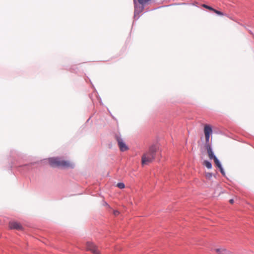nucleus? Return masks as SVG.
<instances>
[{
  "label": "nucleus",
  "mask_w": 254,
  "mask_h": 254,
  "mask_svg": "<svg viewBox=\"0 0 254 254\" xmlns=\"http://www.w3.org/2000/svg\"><path fill=\"white\" fill-rule=\"evenodd\" d=\"M158 147L154 145H151L148 150L144 153L141 158L142 165H147L151 163L155 159Z\"/></svg>",
  "instance_id": "f257e3e1"
},
{
  "label": "nucleus",
  "mask_w": 254,
  "mask_h": 254,
  "mask_svg": "<svg viewBox=\"0 0 254 254\" xmlns=\"http://www.w3.org/2000/svg\"><path fill=\"white\" fill-rule=\"evenodd\" d=\"M50 165L54 167H61L64 168H72L73 165L69 161L61 159L59 158H52L49 159Z\"/></svg>",
  "instance_id": "f03ea898"
},
{
  "label": "nucleus",
  "mask_w": 254,
  "mask_h": 254,
  "mask_svg": "<svg viewBox=\"0 0 254 254\" xmlns=\"http://www.w3.org/2000/svg\"><path fill=\"white\" fill-rule=\"evenodd\" d=\"M115 139L118 142V146L121 151H125L128 150V146L125 143L123 139L119 135H116Z\"/></svg>",
  "instance_id": "7ed1b4c3"
},
{
  "label": "nucleus",
  "mask_w": 254,
  "mask_h": 254,
  "mask_svg": "<svg viewBox=\"0 0 254 254\" xmlns=\"http://www.w3.org/2000/svg\"><path fill=\"white\" fill-rule=\"evenodd\" d=\"M204 133L206 143H209L210 136L212 133V129L210 125H206L204 127Z\"/></svg>",
  "instance_id": "20e7f679"
},
{
  "label": "nucleus",
  "mask_w": 254,
  "mask_h": 254,
  "mask_svg": "<svg viewBox=\"0 0 254 254\" xmlns=\"http://www.w3.org/2000/svg\"><path fill=\"white\" fill-rule=\"evenodd\" d=\"M86 250L91 251L94 254H100L96 246L91 242H88L86 243Z\"/></svg>",
  "instance_id": "39448f33"
},
{
  "label": "nucleus",
  "mask_w": 254,
  "mask_h": 254,
  "mask_svg": "<svg viewBox=\"0 0 254 254\" xmlns=\"http://www.w3.org/2000/svg\"><path fill=\"white\" fill-rule=\"evenodd\" d=\"M9 227L11 229H16L21 230L22 229L21 225L15 221H12L9 223Z\"/></svg>",
  "instance_id": "423d86ee"
},
{
  "label": "nucleus",
  "mask_w": 254,
  "mask_h": 254,
  "mask_svg": "<svg viewBox=\"0 0 254 254\" xmlns=\"http://www.w3.org/2000/svg\"><path fill=\"white\" fill-rule=\"evenodd\" d=\"M206 148L207 149L208 157L210 159H214V157H216V156L214 155L213 152L211 148V146L209 144V143H206Z\"/></svg>",
  "instance_id": "0eeeda50"
},
{
  "label": "nucleus",
  "mask_w": 254,
  "mask_h": 254,
  "mask_svg": "<svg viewBox=\"0 0 254 254\" xmlns=\"http://www.w3.org/2000/svg\"><path fill=\"white\" fill-rule=\"evenodd\" d=\"M213 159L214 160V162L216 166L220 169L221 173L223 175H225L224 170L222 168V167L218 159L216 158V157H214V158Z\"/></svg>",
  "instance_id": "6e6552de"
},
{
  "label": "nucleus",
  "mask_w": 254,
  "mask_h": 254,
  "mask_svg": "<svg viewBox=\"0 0 254 254\" xmlns=\"http://www.w3.org/2000/svg\"><path fill=\"white\" fill-rule=\"evenodd\" d=\"M207 9L211 10V11L215 12L216 14H217L219 15H220V16H223V15H226L224 13H223V12H222L221 11L217 10L210 6H208Z\"/></svg>",
  "instance_id": "1a4fd4ad"
},
{
  "label": "nucleus",
  "mask_w": 254,
  "mask_h": 254,
  "mask_svg": "<svg viewBox=\"0 0 254 254\" xmlns=\"http://www.w3.org/2000/svg\"><path fill=\"white\" fill-rule=\"evenodd\" d=\"M203 164L205 165L208 169H211L212 168L211 163L207 160L204 161Z\"/></svg>",
  "instance_id": "9d476101"
},
{
  "label": "nucleus",
  "mask_w": 254,
  "mask_h": 254,
  "mask_svg": "<svg viewBox=\"0 0 254 254\" xmlns=\"http://www.w3.org/2000/svg\"><path fill=\"white\" fill-rule=\"evenodd\" d=\"M138 2L142 5L145 4L147 3L148 2L151 1V0H137Z\"/></svg>",
  "instance_id": "9b49d317"
},
{
  "label": "nucleus",
  "mask_w": 254,
  "mask_h": 254,
  "mask_svg": "<svg viewBox=\"0 0 254 254\" xmlns=\"http://www.w3.org/2000/svg\"><path fill=\"white\" fill-rule=\"evenodd\" d=\"M117 186L120 189H124L125 187V184L123 183H119Z\"/></svg>",
  "instance_id": "f8f14e48"
},
{
  "label": "nucleus",
  "mask_w": 254,
  "mask_h": 254,
  "mask_svg": "<svg viewBox=\"0 0 254 254\" xmlns=\"http://www.w3.org/2000/svg\"><path fill=\"white\" fill-rule=\"evenodd\" d=\"M212 177V174L210 173H206L205 174V177L207 179L210 180L211 177Z\"/></svg>",
  "instance_id": "ddd939ff"
},
{
  "label": "nucleus",
  "mask_w": 254,
  "mask_h": 254,
  "mask_svg": "<svg viewBox=\"0 0 254 254\" xmlns=\"http://www.w3.org/2000/svg\"><path fill=\"white\" fill-rule=\"evenodd\" d=\"M216 251L217 252V253H219L220 254H223V252L225 251L224 250H221V249H216Z\"/></svg>",
  "instance_id": "4468645a"
},
{
  "label": "nucleus",
  "mask_w": 254,
  "mask_h": 254,
  "mask_svg": "<svg viewBox=\"0 0 254 254\" xmlns=\"http://www.w3.org/2000/svg\"><path fill=\"white\" fill-rule=\"evenodd\" d=\"M119 212L117 210H115L114 211V214L116 216L118 215L119 214Z\"/></svg>",
  "instance_id": "2eb2a0df"
},
{
  "label": "nucleus",
  "mask_w": 254,
  "mask_h": 254,
  "mask_svg": "<svg viewBox=\"0 0 254 254\" xmlns=\"http://www.w3.org/2000/svg\"><path fill=\"white\" fill-rule=\"evenodd\" d=\"M202 6H203V7H204V8H205L207 9L209 6H208V5H206V4H202Z\"/></svg>",
  "instance_id": "dca6fc26"
},
{
  "label": "nucleus",
  "mask_w": 254,
  "mask_h": 254,
  "mask_svg": "<svg viewBox=\"0 0 254 254\" xmlns=\"http://www.w3.org/2000/svg\"><path fill=\"white\" fill-rule=\"evenodd\" d=\"M229 202L231 203V204H233L234 203V200L233 199H231L229 200Z\"/></svg>",
  "instance_id": "f3484780"
}]
</instances>
